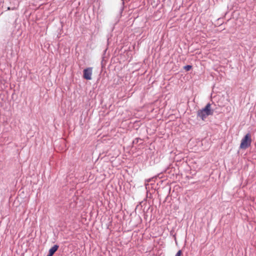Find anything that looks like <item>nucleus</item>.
I'll use <instances>...</instances> for the list:
<instances>
[{
	"instance_id": "7ed1b4c3",
	"label": "nucleus",
	"mask_w": 256,
	"mask_h": 256,
	"mask_svg": "<svg viewBox=\"0 0 256 256\" xmlns=\"http://www.w3.org/2000/svg\"><path fill=\"white\" fill-rule=\"evenodd\" d=\"M83 77L86 80H90L92 79V68H88L84 70Z\"/></svg>"
},
{
	"instance_id": "f03ea898",
	"label": "nucleus",
	"mask_w": 256,
	"mask_h": 256,
	"mask_svg": "<svg viewBox=\"0 0 256 256\" xmlns=\"http://www.w3.org/2000/svg\"><path fill=\"white\" fill-rule=\"evenodd\" d=\"M252 139L250 134H247L242 140L240 144V148L245 150L250 146L251 144Z\"/></svg>"
},
{
	"instance_id": "f257e3e1",
	"label": "nucleus",
	"mask_w": 256,
	"mask_h": 256,
	"mask_svg": "<svg viewBox=\"0 0 256 256\" xmlns=\"http://www.w3.org/2000/svg\"><path fill=\"white\" fill-rule=\"evenodd\" d=\"M214 114V110L211 108L210 104H208L206 106L198 111V116L202 120H204L206 118L209 116H212Z\"/></svg>"
},
{
	"instance_id": "423d86ee",
	"label": "nucleus",
	"mask_w": 256,
	"mask_h": 256,
	"mask_svg": "<svg viewBox=\"0 0 256 256\" xmlns=\"http://www.w3.org/2000/svg\"><path fill=\"white\" fill-rule=\"evenodd\" d=\"M182 255V251L181 250H179L178 252L176 254L175 256H181Z\"/></svg>"
},
{
	"instance_id": "39448f33",
	"label": "nucleus",
	"mask_w": 256,
	"mask_h": 256,
	"mask_svg": "<svg viewBox=\"0 0 256 256\" xmlns=\"http://www.w3.org/2000/svg\"><path fill=\"white\" fill-rule=\"evenodd\" d=\"M192 66L190 65H187V66H184V69L186 71H189L192 68Z\"/></svg>"
},
{
	"instance_id": "20e7f679",
	"label": "nucleus",
	"mask_w": 256,
	"mask_h": 256,
	"mask_svg": "<svg viewBox=\"0 0 256 256\" xmlns=\"http://www.w3.org/2000/svg\"><path fill=\"white\" fill-rule=\"evenodd\" d=\"M58 246L57 245L54 246L52 248H50L49 250L48 254H50V256H52L54 253L58 250Z\"/></svg>"
}]
</instances>
